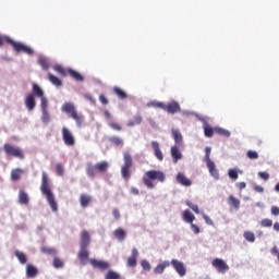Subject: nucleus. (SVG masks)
Here are the masks:
<instances>
[{
  "mask_svg": "<svg viewBox=\"0 0 279 279\" xmlns=\"http://www.w3.org/2000/svg\"><path fill=\"white\" fill-rule=\"evenodd\" d=\"M40 191H41L43 195H45L51 210L53 213H58V203H56V197L53 196V193L51 192V186L49 185V177L46 174V172H43V174H41Z\"/></svg>",
  "mask_w": 279,
  "mask_h": 279,
  "instance_id": "obj_1",
  "label": "nucleus"
},
{
  "mask_svg": "<svg viewBox=\"0 0 279 279\" xmlns=\"http://www.w3.org/2000/svg\"><path fill=\"white\" fill-rule=\"evenodd\" d=\"M153 180H157V182H165L167 180V175H165V172L160 170H149L145 173L143 178V182L147 189H154V182Z\"/></svg>",
  "mask_w": 279,
  "mask_h": 279,
  "instance_id": "obj_2",
  "label": "nucleus"
},
{
  "mask_svg": "<svg viewBox=\"0 0 279 279\" xmlns=\"http://www.w3.org/2000/svg\"><path fill=\"white\" fill-rule=\"evenodd\" d=\"M3 151L8 158H17L19 160H25V153L21 147L14 146L10 143L3 145Z\"/></svg>",
  "mask_w": 279,
  "mask_h": 279,
  "instance_id": "obj_3",
  "label": "nucleus"
},
{
  "mask_svg": "<svg viewBox=\"0 0 279 279\" xmlns=\"http://www.w3.org/2000/svg\"><path fill=\"white\" fill-rule=\"evenodd\" d=\"M124 163L121 167V175L123 180H130V169L132 168V155L130 153L123 154Z\"/></svg>",
  "mask_w": 279,
  "mask_h": 279,
  "instance_id": "obj_4",
  "label": "nucleus"
},
{
  "mask_svg": "<svg viewBox=\"0 0 279 279\" xmlns=\"http://www.w3.org/2000/svg\"><path fill=\"white\" fill-rule=\"evenodd\" d=\"M8 41H9V45L13 47L14 51H16V53L22 52V53H26L27 56H34V50L29 46L14 41L13 39H8Z\"/></svg>",
  "mask_w": 279,
  "mask_h": 279,
  "instance_id": "obj_5",
  "label": "nucleus"
},
{
  "mask_svg": "<svg viewBox=\"0 0 279 279\" xmlns=\"http://www.w3.org/2000/svg\"><path fill=\"white\" fill-rule=\"evenodd\" d=\"M211 265L216 268L218 274H226V271L230 270V266L221 258H214Z\"/></svg>",
  "mask_w": 279,
  "mask_h": 279,
  "instance_id": "obj_6",
  "label": "nucleus"
},
{
  "mask_svg": "<svg viewBox=\"0 0 279 279\" xmlns=\"http://www.w3.org/2000/svg\"><path fill=\"white\" fill-rule=\"evenodd\" d=\"M62 140L64 145H68V147H73L75 145V137L73 136V133L69 131L66 126H63L61 130Z\"/></svg>",
  "mask_w": 279,
  "mask_h": 279,
  "instance_id": "obj_7",
  "label": "nucleus"
},
{
  "mask_svg": "<svg viewBox=\"0 0 279 279\" xmlns=\"http://www.w3.org/2000/svg\"><path fill=\"white\" fill-rule=\"evenodd\" d=\"M170 265H172L173 269L177 271V274L181 278H184V276H186V266L184 265L183 262H180L178 259H172L170 262Z\"/></svg>",
  "mask_w": 279,
  "mask_h": 279,
  "instance_id": "obj_8",
  "label": "nucleus"
},
{
  "mask_svg": "<svg viewBox=\"0 0 279 279\" xmlns=\"http://www.w3.org/2000/svg\"><path fill=\"white\" fill-rule=\"evenodd\" d=\"M89 263L92 267H94V269H100V271H106V269L110 267L108 262H104V260L89 259Z\"/></svg>",
  "mask_w": 279,
  "mask_h": 279,
  "instance_id": "obj_9",
  "label": "nucleus"
},
{
  "mask_svg": "<svg viewBox=\"0 0 279 279\" xmlns=\"http://www.w3.org/2000/svg\"><path fill=\"white\" fill-rule=\"evenodd\" d=\"M171 158L174 163H177L179 160H182V151H180V146L174 145L170 149Z\"/></svg>",
  "mask_w": 279,
  "mask_h": 279,
  "instance_id": "obj_10",
  "label": "nucleus"
},
{
  "mask_svg": "<svg viewBox=\"0 0 279 279\" xmlns=\"http://www.w3.org/2000/svg\"><path fill=\"white\" fill-rule=\"evenodd\" d=\"M88 245H90V233L83 230L81 233L80 247H88Z\"/></svg>",
  "mask_w": 279,
  "mask_h": 279,
  "instance_id": "obj_11",
  "label": "nucleus"
},
{
  "mask_svg": "<svg viewBox=\"0 0 279 279\" xmlns=\"http://www.w3.org/2000/svg\"><path fill=\"white\" fill-rule=\"evenodd\" d=\"M165 110L169 114H175V112H180V110H181L180 104H178V101H175V100H172L171 102L166 105V109Z\"/></svg>",
  "mask_w": 279,
  "mask_h": 279,
  "instance_id": "obj_12",
  "label": "nucleus"
},
{
  "mask_svg": "<svg viewBox=\"0 0 279 279\" xmlns=\"http://www.w3.org/2000/svg\"><path fill=\"white\" fill-rule=\"evenodd\" d=\"M151 147L154 149V154H155L156 158L159 159L160 162H162V160H165V155L162 154V150L160 149V144H158V142H151Z\"/></svg>",
  "mask_w": 279,
  "mask_h": 279,
  "instance_id": "obj_13",
  "label": "nucleus"
},
{
  "mask_svg": "<svg viewBox=\"0 0 279 279\" xmlns=\"http://www.w3.org/2000/svg\"><path fill=\"white\" fill-rule=\"evenodd\" d=\"M136 258H138V250L133 248L132 256H130L126 260L128 267H136L137 265Z\"/></svg>",
  "mask_w": 279,
  "mask_h": 279,
  "instance_id": "obj_14",
  "label": "nucleus"
},
{
  "mask_svg": "<svg viewBox=\"0 0 279 279\" xmlns=\"http://www.w3.org/2000/svg\"><path fill=\"white\" fill-rule=\"evenodd\" d=\"M177 182L179 184H182V186H191V184H193V182L189 178H186V175H184V173L182 172H179L177 174Z\"/></svg>",
  "mask_w": 279,
  "mask_h": 279,
  "instance_id": "obj_15",
  "label": "nucleus"
},
{
  "mask_svg": "<svg viewBox=\"0 0 279 279\" xmlns=\"http://www.w3.org/2000/svg\"><path fill=\"white\" fill-rule=\"evenodd\" d=\"M170 266H171V262L165 260V262L158 264L154 268V274H156V275L165 274V269H167V267H170Z\"/></svg>",
  "mask_w": 279,
  "mask_h": 279,
  "instance_id": "obj_16",
  "label": "nucleus"
},
{
  "mask_svg": "<svg viewBox=\"0 0 279 279\" xmlns=\"http://www.w3.org/2000/svg\"><path fill=\"white\" fill-rule=\"evenodd\" d=\"M206 165L210 175L215 178V180H219V170H217V167L215 166V161H209Z\"/></svg>",
  "mask_w": 279,
  "mask_h": 279,
  "instance_id": "obj_17",
  "label": "nucleus"
},
{
  "mask_svg": "<svg viewBox=\"0 0 279 279\" xmlns=\"http://www.w3.org/2000/svg\"><path fill=\"white\" fill-rule=\"evenodd\" d=\"M61 110L62 112H65V114L70 116L77 111L73 102H64L61 107Z\"/></svg>",
  "mask_w": 279,
  "mask_h": 279,
  "instance_id": "obj_18",
  "label": "nucleus"
},
{
  "mask_svg": "<svg viewBox=\"0 0 279 279\" xmlns=\"http://www.w3.org/2000/svg\"><path fill=\"white\" fill-rule=\"evenodd\" d=\"M25 106L29 111L36 108V99L34 98V94H29L28 96H26Z\"/></svg>",
  "mask_w": 279,
  "mask_h": 279,
  "instance_id": "obj_19",
  "label": "nucleus"
},
{
  "mask_svg": "<svg viewBox=\"0 0 279 279\" xmlns=\"http://www.w3.org/2000/svg\"><path fill=\"white\" fill-rule=\"evenodd\" d=\"M26 276L27 278H36L38 276V268L32 264L26 265Z\"/></svg>",
  "mask_w": 279,
  "mask_h": 279,
  "instance_id": "obj_20",
  "label": "nucleus"
},
{
  "mask_svg": "<svg viewBox=\"0 0 279 279\" xmlns=\"http://www.w3.org/2000/svg\"><path fill=\"white\" fill-rule=\"evenodd\" d=\"M80 251H78V259L81 260V263H86V260H88V247H84V246H80Z\"/></svg>",
  "mask_w": 279,
  "mask_h": 279,
  "instance_id": "obj_21",
  "label": "nucleus"
},
{
  "mask_svg": "<svg viewBox=\"0 0 279 279\" xmlns=\"http://www.w3.org/2000/svg\"><path fill=\"white\" fill-rule=\"evenodd\" d=\"M23 173H25V171H23V169H21V168L13 169L11 171L12 182H19V180H21V175H23Z\"/></svg>",
  "mask_w": 279,
  "mask_h": 279,
  "instance_id": "obj_22",
  "label": "nucleus"
},
{
  "mask_svg": "<svg viewBox=\"0 0 279 279\" xmlns=\"http://www.w3.org/2000/svg\"><path fill=\"white\" fill-rule=\"evenodd\" d=\"M19 203L23 206H27L29 204V196L26 191L20 190L19 192Z\"/></svg>",
  "mask_w": 279,
  "mask_h": 279,
  "instance_id": "obj_23",
  "label": "nucleus"
},
{
  "mask_svg": "<svg viewBox=\"0 0 279 279\" xmlns=\"http://www.w3.org/2000/svg\"><path fill=\"white\" fill-rule=\"evenodd\" d=\"M203 129H204V134L207 138H213V136H215V129H213V126H210L208 122H205L203 124Z\"/></svg>",
  "mask_w": 279,
  "mask_h": 279,
  "instance_id": "obj_24",
  "label": "nucleus"
},
{
  "mask_svg": "<svg viewBox=\"0 0 279 279\" xmlns=\"http://www.w3.org/2000/svg\"><path fill=\"white\" fill-rule=\"evenodd\" d=\"M110 167V163L108 161H100L96 163V171H99V173H106Z\"/></svg>",
  "mask_w": 279,
  "mask_h": 279,
  "instance_id": "obj_25",
  "label": "nucleus"
},
{
  "mask_svg": "<svg viewBox=\"0 0 279 279\" xmlns=\"http://www.w3.org/2000/svg\"><path fill=\"white\" fill-rule=\"evenodd\" d=\"M66 73H69L75 80V82H84V76L80 74V72L73 69H68Z\"/></svg>",
  "mask_w": 279,
  "mask_h": 279,
  "instance_id": "obj_26",
  "label": "nucleus"
},
{
  "mask_svg": "<svg viewBox=\"0 0 279 279\" xmlns=\"http://www.w3.org/2000/svg\"><path fill=\"white\" fill-rule=\"evenodd\" d=\"M183 221H185L186 223H193V221H195V216L193 214H191V210L185 209L183 211Z\"/></svg>",
  "mask_w": 279,
  "mask_h": 279,
  "instance_id": "obj_27",
  "label": "nucleus"
},
{
  "mask_svg": "<svg viewBox=\"0 0 279 279\" xmlns=\"http://www.w3.org/2000/svg\"><path fill=\"white\" fill-rule=\"evenodd\" d=\"M228 203L230 206H232V208H235V210H239V208H241V201L232 195L229 196Z\"/></svg>",
  "mask_w": 279,
  "mask_h": 279,
  "instance_id": "obj_28",
  "label": "nucleus"
},
{
  "mask_svg": "<svg viewBox=\"0 0 279 279\" xmlns=\"http://www.w3.org/2000/svg\"><path fill=\"white\" fill-rule=\"evenodd\" d=\"M90 199H92V197L88 194H82L80 196V204H81L82 208H86L88 206V204H90Z\"/></svg>",
  "mask_w": 279,
  "mask_h": 279,
  "instance_id": "obj_29",
  "label": "nucleus"
},
{
  "mask_svg": "<svg viewBox=\"0 0 279 279\" xmlns=\"http://www.w3.org/2000/svg\"><path fill=\"white\" fill-rule=\"evenodd\" d=\"M112 92L114 93V95H117V97L119 99H128V94L123 89H121L120 87L114 86L112 88Z\"/></svg>",
  "mask_w": 279,
  "mask_h": 279,
  "instance_id": "obj_30",
  "label": "nucleus"
},
{
  "mask_svg": "<svg viewBox=\"0 0 279 279\" xmlns=\"http://www.w3.org/2000/svg\"><path fill=\"white\" fill-rule=\"evenodd\" d=\"M40 252L41 254H47L48 256H56V254H58V251H56V248L49 246H41Z\"/></svg>",
  "mask_w": 279,
  "mask_h": 279,
  "instance_id": "obj_31",
  "label": "nucleus"
},
{
  "mask_svg": "<svg viewBox=\"0 0 279 279\" xmlns=\"http://www.w3.org/2000/svg\"><path fill=\"white\" fill-rule=\"evenodd\" d=\"M70 117H72V119L75 120V123H76V125H77L78 128H82V125H83V123H84V116L77 113V111H76V112H74L73 114H71Z\"/></svg>",
  "mask_w": 279,
  "mask_h": 279,
  "instance_id": "obj_32",
  "label": "nucleus"
},
{
  "mask_svg": "<svg viewBox=\"0 0 279 279\" xmlns=\"http://www.w3.org/2000/svg\"><path fill=\"white\" fill-rule=\"evenodd\" d=\"M113 236L118 239V241H124L125 240V231L121 228L116 229L113 231Z\"/></svg>",
  "mask_w": 279,
  "mask_h": 279,
  "instance_id": "obj_33",
  "label": "nucleus"
},
{
  "mask_svg": "<svg viewBox=\"0 0 279 279\" xmlns=\"http://www.w3.org/2000/svg\"><path fill=\"white\" fill-rule=\"evenodd\" d=\"M215 134L219 136H225V138H230V131L222 129V128H215Z\"/></svg>",
  "mask_w": 279,
  "mask_h": 279,
  "instance_id": "obj_34",
  "label": "nucleus"
},
{
  "mask_svg": "<svg viewBox=\"0 0 279 279\" xmlns=\"http://www.w3.org/2000/svg\"><path fill=\"white\" fill-rule=\"evenodd\" d=\"M16 258L20 260L21 265H25L27 263V255L21 251H15L14 252Z\"/></svg>",
  "mask_w": 279,
  "mask_h": 279,
  "instance_id": "obj_35",
  "label": "nucleus"
},
{
  "mask_svg": "<svg viewBox=\"0 0 279 279\" xmlns=\"http://www.w3.org/2000/svg\"><path fill=\"white\" fill-rule=\"evenodd\" d=\"M48 80L53 86H62V81L51 73L48 74Z\"/></svg>",
  "mask_w": 279,
  "mask_h": 279,
  "instance_id": "obj_36",
  "label": "nucleus"
},
{
  "mask_svg": "<svg viewBox=\"0 0 279 279\" xmlns=\"http://www.w3.org/2000/svg\"><path fill=\"white\" fill-rule=\"evenodd\" d=\"M172 136L177 145H182V133L178 130H172Z\"/></svg>",
  "mask_w": 279,
  "mask_h": 279,
  "instance_id": "obj_37",
  "label": "nucleus"
},
{
  "mask_svg": "<svg viewBox=\"0 0 279 279\" xmlns=\"http://www.w3.org/2000/svg\"><path fill=\"white\" fill-rule=\"evenodd\" d=\"M33 93L36 97H40V99L43 97H45V94L43 93V89L40 88V86H38V84L34 83L33 84Z\"/></svg>",
  "mask_w": 279,
  "mask_h": 279,
  "instance_id": "obj_38",
  "label": "nucleus"
},
{
  "mask_svg": "<svg viewBox=\"0 0 279 279\" xmlns=\"http://www.w3.org/2000/svg\"><path fill=\"white\" fill-rule=\"evenodd\" d=\"M38 64L39 66H41V69H44V71H47V69H49V60H47V58L41 57L38 59Z\"/></svg>",
  "mask_w": 279,
  "mask_h": 279,
  "instance_id": "obj_39",
  "label": "nucleus"
},
{
  "mask_svg": "<svg viewBox=\"0 0 279 279\" xmlns=\"http://www.w3.org/2000/svg\"><path fill=\"white\" fill-rule=\"evenodd\" d=\"M109 141L117 147H123V140L119 136H111Z\"/></svg>",
  "mask_w": 279,
  "mask_h": 279,
  "instance_id": "obj_40",
  "label": "nucleus"
},
{
  "mask_svg": "<svg viewBox=\"0 0 279 279\" xmlns=\"http://www.w3.org/2000/svg\"><path fill=\"white\" fill-rule=\"evenodd\" d=\"M244 239L248 241V243H254L256 241V235L252 231H245Z\"/></svg>",
  "mask_w": 279,
  "mask_h": 279,
  "instance_id": "obj_41",
  "label": "nucleus"
},
{
  "mask_svg": "<svg viewBox=\"0 0 279 279\" xmlns=\"http://www.w3.org/2000/svg\"><path fill=\"white\" fill-rule=\"evenodd\" d=\"M95 171H97L96 166L88 165L86 167V173H87L88 178H95V175H96Z\"/></svg>",
  "mask_w": 279,
  "mask_h": 279,
  "instance_id": "obj_42",
  "label": "nucleus"
},
{
  "mask_svg": "<svg viewBox=\"0 0 279 279\" xmlns=\"http://www.w3.org/2000/svg\"><path fill=\"white\" fill-rule=\"evenodd\" d=\"M105 279H121V275L119 272H114V270L107 271Z\"/></svg>",
  "mask_w": 279,
  "mask_h": 279,
  "instance_id": "obj_43",
  "label": "nucleus"
},
{
  "mask_svg": "<svg viewBox=\"0 0 279 279\" xmlns=\"http://www.w3.org/2000/svg\"><path fill=\"white\" fill-rule=\"evenodd\" d=\"M41 121L43 123H49L51 121V116H49V110H41Z\"/></svg>",
  "mask_w": 279,
  "mask_h": 279,
  "instance_id": "obj_44",
  "label": "nucleus"
},
{
  "mask_svg": "<svg viewBox=\"0 0 279 279\" xmlns=\"http://www.w3.org/2000/svg\"><path fill=\"white\" fill-rule=\"evenodd\" d=\"M52 265L54 267V269H62V267H64V262H62V259L54 257Z\"/></svg>",
  "mask_w": 279,
  "mask_h": 279,
  "instance_id": "obj_45",
  "label": "nucleus"
},
{
  "mask_svg": "<svg viewBox=\"0 0 279 279\" xmlns=\"http://www.w3.org/2000/svg\"><path fill=\"white\" fill-rule=\"evenodd\" d=\"M185 204L186 206H189V208L193 210V213H195L196 215H199V206L193 204V202L191 201H186Z\"/></svg>",
  "mask_w": 279,
  "mask_h": 279,
  "instance_id": "obj_46",
  "label": "nucleus"
},
{
  "mask_svg": "<svg viewBox=\"0 0 279 279\" xmlns=\"http://www.w3.org/2000/svg\"><path fill=\"white\" fill-rule=\"evenodd\" d=\"M246 156L250 160H258V153L256 150H247Z\"/></svg>",
  "mask_w": 279,
  "mask_h": 279,
  "instance_id": "obj_47",
  "label": "nucleus"
},
{
  "mask_svg": "<svg viewBox=\"0 0 279 279\" xmlns=\"http://www.w3.org/2000/svg\"><path fill=\"white\" fill-rule=\"evenodd\" d=\"M260 226L263 228H271V226H274V221L269 218H265L260 221Z\"/></svg>",
  "mask_w": 279,
  "mask_h": 279,
  "instance_id": "obj_48",
  "label": "nucleus"
},
{
  "mask_svg": "<svg viewBox=\"0 0 279 279\" xmlns=\"http://www.w3.org/2000/svg\"><path fill=\"white\" fill-rule=\"evenodd\" d=\"M228 175L231 180H239V172L234 169H230Z\"/></svg>",
  "mask_w": 279,
  "mask_h": 279,
  "instance_id": "obj_49",
  "label": "nucleus"
},
{
  "mask_svg": "<svg viewBox=\"0 0 279 279\" xmlns=\"http://www.w3.org/2000/svg\"><path fill=\"white\" fill-rule=\"evenodd\" d=\"M53 71L59 73V75H62V77L66 75V73L64 72V68H62V65H54Z\"/></svg>",
  "mask_w": 279,
  "mask_h": 279,
  "instance_id": "obj_50",
  "label": "nucleus"
},
{
  "mask_svg": "<svg viewBox=\"0 0 279 279\" xmlns=\"http://www.w3.org/2000/svg\"><path fill=\"white\" fill-rule=\"evenodd\" d=\"M210 151H211V148L207 146L205 148V162H206V165L209 163V162H213L210 160Z\"/></svg>",
  "mask_w": 279,
  "mask_h": 279,
  "instance_id": "obj_51",
  "label": "nucleus"
},
{
  "mask_svg": "<svg viewBox=\"0 0 279 279\" xmlns=\"http://www.w3.org/2000/svg\"><path fill=\"white\" fill-rule=\"evenodd\" d=\"M40 108H41V111L43 110H48L47 109L48 108V101H47V98H45V96L40 98Z\"/></svg>",
  "mask_w": 279,
  "mask_h": 279,
  "instance_id": "obj_52",
  "label": "nucleus"
},
{
  "mask_svg": "<svg viewBox=\"0 0 279 279\" xmlns=\"http://www.w3.org/2000/svg\"><path fill=\"white\" fill-rule=\"evenodd\" d=\"M142 267L145 271H151V264L145 259L142 260Z\"/></svg>",
  "mask_w": 279,
  "mask_h": 279,
  "instance_id": "obj_53",
  "label": "nucleus"
},
{
  "mask_svg": "<svg viewBox=\"0 0 279 279\" xmlns=\"http://www.w3.org/2000/svg\"><path fill=\"white\" fill-rule=\"evenodd\" d=\"M138 123H141V119L135 118L134 120H129L128 121V126L129 128H134V125H138Z\"/></svg>",
  "mask_w": 279,
  "mask_h": 279,
  "instance_id": "obj_54",
  "label": "nucleus"
},
{
  "mask_svg": "<svg viewBox=\"0 0 279 279\" xmlns=\"http://www.w3.org/2000/svg\"><path fill=\"white\" fill-rule=\"evenodd\" d=\"M258 178H260V180H264L265 182H267V180H269L270 175L268 172H258Z\"/></svg>",
  "mask_w": 279,
  "mask_h": 279,
  "instance_id": "obj_55",
  "label": "nucleus"
},
{
  "mask_svg": "<svg viewBox=\"0 0 279 279\" xmlns=\"http://www.w3.org/2000/svg\"><path fill=\"white\" fill-rule=\"evenodd\" d=\"M56 171L59 175H64V168L62 167V163L56 165Z\"/></svg>",
  "mask_w": 279,
  "mask_h": 279,
  "instance_id": "obj_56",
  "label": "nucleus"
},
{
  "mask_svg": "<svg viewBox=\"0 0 279 279\" xmlns=\"http://www.w3.org/2000/svg\"><path fill=\"white\" fill-rule=\"evenodd\" d=\"M109 128H111V130H114L116 132H121V126L117 122L109 123Z\"/></svg>",
  "mask_w": 279,
  "mask_h": 279,
  "instance_id": "obj_57",
  "label": "nucleus"
},
{
  "mask_svg": "<svg viewBox=\"0 0 279 279\" xmlns=\"http://www.w3.org/2000/svg\"><path fill=\"white\" fill-rule=\"evenodd\" d=\"M9 40H12V38L8 36H0V47H3V43H8V45H10Z\"/></svg>",
  "mask_w": 279,
  "mask_h": 279,
  "instance_id": "obj_58",
  "label": "nucleus"
},
{
  "mask_svg": "<svg viewBox=\"0 0 279 279\" xmlns=\"http://www.w3.org/2000/svg\"><path fill=\"white\" fill-rule=\"evenodd\" d=\"M151 106L155 108H160L161 110H166L167 105L165 102H151Z\"/></svg>",
  "mask_w": 279,
  "mask_h": 279,
  "instance_id": "obj_59",
  "label": "nucleus"
},
{
  "mask_svg": "<svg viewBox=\"0 0 279 279\" xmlns=\"http://www.w3.org/2000/svg\"><path fill=\"white\" fill-rule=\"evenodd\" d=\"M99 101L102 104V106H108V98H106V95L100 94Z\"/></svg>",
  "mask_w": 279,
  "mask_h": 279,
  "instance_id": "obj_60",
  "label": "nucleus"
},
{
  "mask_svg": "<svg viewBox=\"0 0 279 279\" xmlns=\"http://www.w3.org/2000/svg\"><path fill=\"white\" fill-rule=\"evenodd\" d=\"M112 216L116 219V221H119V219H121V213L119 211V209H113Z\"/></svg>",
  "mask_w": 279,
  "mask_h": 279,
  "instance_id": "obj_61",
  "label": "nucleus"
},
{
  "mask_svg": "<svg viewBox=\"0 0 279 279\" xmlns=\"http://www.w3.org/2000/svg\"><path fill=\"white\" fill-rule=\"evenodd\" d=\"M203 219L204 221L207 223V226H213V219H210V217H208V215L203 214Z\"/></svg>",
  "mask_w": 279,
  "mask_h": 279,
  "instance_id": "obj_62",
  "label": "nucleus"
},
{
  "mask_svg": "<svg viewBox=\"0 0 279 279\" xmlns=\"http://www.w3.org/2000/svg\"><path fill=\"white\" fill-rule=\"evenodd\" d=\"M190 226H191V229L193 230L194 234H199L201 230L197 227V225L192 222V223H190Z\"/></svg>",
  "mask_w": 279,
  "mask_h": 279,
  "instance_id": "obj_63",
  "label": "nucleus"
},
{
  "mask_svg": "<svg viewBox=\"0 0 279 279\" xmlns=\"http://www.w3.org/2000/svg\"><path fill=\"white\" fill-rule=\"evenodd\" d=\"M271 215H274V217H278V215H279V207L278 206H272L271 207Z\"/></svg>",
  "mask_w": 279,
  "mask_h": 279,
  "instance_id": "obj_64",
  "label": "nucleus"
}]
</instances>
